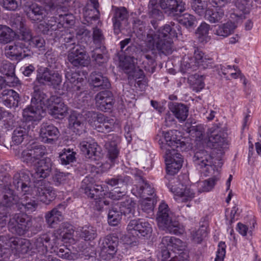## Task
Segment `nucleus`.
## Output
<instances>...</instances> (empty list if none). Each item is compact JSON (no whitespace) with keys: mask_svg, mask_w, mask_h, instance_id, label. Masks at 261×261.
<instances>
[{"mask_svg":"<svg viewBox=\"0 0 261 261\" xmlns=\"http://www.w3.org/2000/svg\"><path fill=\"white\" fill-rule=\"evenodd\" d=\"M27 15L32 21H42L46 16L45 9L37 4H32L26 7Z\"/></svg>","mask_w":261,"mask_h":261,"instance_id":"nucleus-19","label":"nucleus"},{"mask_svg":"<svg viewBox=\"0 0 261 261\" xmlns=\"http://www.w3.org/2000/svg\"><path fill=\"white\" fill-rule=\"evenodd\" d=\"M98 144L95 142H92L91 145L88 148L89 150V155L86 154L87 158L91 160L96 161L99 159L100 156V152L97 150Z\"/></svg>","mask_w":261,"mask_h":261,"instance_id":"nucleus-57","label":"nucleus"},{"mask_svg":"<svg viewBox=\"0 0 261 261\" xmlns=\"http://www.w3.org/2000/svg\"><path fill=\"white\" fill-rule=\"evenodd\" d=\"M35 249L41 255H43L47 251L48 247L51 248L50 238L46 234H42L35 240Z\"/></svg>","mask_w":261,"mask_h":261,"instance_id":"nucleus-28","label":"nucleus"},{"mask_svg":"<svg viewBox=\"0 0 261 261\" xmlns=\"http://www.w3.org/2000/svg\"><path fill=\"white\" fill-rule=\"evenodd\" d=\"M164 140L165 142H163V145L161 147L163 150L167 151L168 149H181V143L180 142V140L175 141L173 140L168 133H166L165 134Z\"/></svg>","mask_w":261,"mask_h":261,"instance_id":"nucleus-40","label":"nucleus"},{"mask_svg":"<svg viewBox=\"0 0 261 261\" xmlns=\"http://www.w3.org/2000/svg\"><path fill=\"white\" fill-rule=\"evenodd\" d=\"M126 194L125 190H121L119 187H116L108 193V197L113 200H119L125 196Z\"/></svg>","mask_w":261,"mask_h":261,"instance_id":"nucleus-62","label":"nucleus"},{"mask_svg":"<svg viewBox=\"0 0 261 261\" xmlns=\"http://www.w3.org/2000/svg\"><path fill=\"white\" fill-rule=\"evenodd\" d=\"M53 163L51 160L49 158H45L40 160L35 168V172L33 175L35 178L47 177L50 174Z\"/></svg>","mask_w":261,"mask_h":261,"instance_id":"nucleus-21","label":"nucleus"},{"mask_svg":"<svg viewBox=\"0 0 261 261\" xmlns=\"http://www.w3.org/2000/svg\"><path fill=\"white\" fill-rule=\"evenodd\" d=\"M210 25L205 22H202L197 29L196 35L199 42L201 43L206 42L210 39L208 32Z\"/></svg>","mask_w":261,"mask_h":261,"instance_id":"nucleus-41","label":"nucleus"},{"mask_svg":"<svg viewBox=\"0 0 261 261\" xmlns=\"http://www.w3.org/2000/svg\"><path fill=\"white\" fill-rule=\"evenodd\" d=\"M49 100L55 105L49 110V114L55 118H64L67 113V107L63 102H60V98L57 96H51Z\"/></svg>","mask_w":261,"mask_h":261,"instance_id":"nucleus-22","label":"nucleus"},{"mask_svg":"<svg viewBox=\"0 0 261 261\" xmlns=\"http://www.w3.org/2000/svg\"><path fill=\"white\" fill-rule=\"evenodd\" d=\"M61 206L59 204L57 207L54 208L46 214L45 216V220L50 227H56L58 223L63 219L62 212L59 210Z\"/></svg>","mask_w":261,"mask_h":261,"instance_id":"nucleus-27","label":"nucleus"},{"mask_svg":"<svg viewBox=\"0 0 261 261\" xmlns=\"http://www.w3.org/2000/svg\"><path fill=\"white\" fill-rule=\"evenodd\" d=\"M154 202V200L152 198H145L142 200L140 208L146 214V217L151 218L153 216Z\"/></svg>","mask_w":261,"mask_h":261,"instance_id":"nucleus-43","label":"nucleus"},{"mask_svg":"<svg viewBox=\"0 0 261 261\" xmlns=\"http://www.w3.org/2000/svg\"><path fill=\"white\" fill-rule=\"evenodd\" d=\"M197 65L193 58L185 56L181 63V68L184 72H189L196 70Z\"/></svg>","mask_w":261,"mask_h":261,"instance_id":"nucleus-49","label":"nucleus"},{"mask_svg":"<svg viewBox=\"0 0 261 261\" xmlns=\"http://www.w3.org/2000/svg\"><path fill=\"white\" fill-rule=\"evenodd\" d=\"M156 221L161 229L169 233H180L179 222L173 219L172 213L164 202H162L159 206Z\"/></svg>","mask_w":261,"mask_h":261,"instance_id":"nucleus-5","label":"nucleus"},{"mask_svg":"<svg viewBox=\"0 0 261 261\" xmlns=\"http://www.w3.org/2000/svg\"><path fill=\"white\" fill-rule=\"evenodd\" d=\"M14 115L8 111L0 113V126L3 128L9 129L13 125Z\"/></svg>","mask_w":261,"mask_h":261,"instance_id":"nucleus-44","label":"nucleus"},{"mask_svg":"<svg viewBox=\"0 0 261 261\" xmlns=\"http://www.w3.org/2000/svg\"><path fill=\"white\" fill-rule=\"evenodd\" d=\"M168 107L170 111L180 122L185 121L188 116L189 109L182 103L170 102Z\"/></svg>","mask_w":261,"mask_h":261,"instance_id":"nucleus-24","label":"nucleus"},{"mask_svg":"<svg viewBox=\"0 0 261 261\" xmlns=\"http://www.w3.org/2000/svg\"><path fill=\"white\" fill-rule=\"evenodd\" d=\"M236 28L234 23L231 21L227 22L219 25L216 30L215 34L221 37H226L233 33Z\"/></svg>","mask_w":261,"mask_h":261,"instance_id":"nucleus-38","label":"nucleus"},{"mask_svg":"<svg viewBox=\"0 0 261 261\" xmlns=\"http://www.w3.org/2000/svg\"><path fill=\"white\" fill-rule=\"evenodd\" d=\"M75 153L70 150L64 151L60 154L59 160L62 165H66L75 160Z\"/></svg>","mask_w":261,"mask_h":261,"instance_id":"nucleus-56","label":"nucleus"},{"mask_svg":"<svg viewBox=\"0 0 261 261\" xmlns=\"http://www.w3.org/2000/svg\"><path fill=\"white\" fill-rule=\"evenodd\" d=\"M30 178L23 172H17L13 177L12 185L18 191L24 195H30L33 198H37L40 201L49 204L56 197V191L45 180H38L34 187L29 186Z\"/></svg>","mask_w":261,"mask_h":261,"instance_id":"nucleus-2","label":"nucleus"},{"mask_svg":"<svg viewBox=\"0 0 261 261\" xmlns=\"http://www.w3.org/2000/svg\"><path fill=\"white\" fill-rule=\"evenodd\" d=\"M34 92L32 94V97L31 103L37 106H40L43 108L44 106V100L46 98V95L38 87V85H34Z\"/></svg>","mask_w":261,"mask_h":261,"instance_id":"nucleus-34","label":"nucleus"},{"mask_svg":"<svg viewBox=\"0 0 261 261\" xmlns=\"http://www.w3.org/2000/svg\"><path fill=\"white\" fill-rule=\"evenodd\" d=\"M45 110L31 103L23 110V118L25 121H39L45 115Z\"/></svg>","mask_w":261,"mask_h":261,"instance_id":"nucleus-16","label":"nucleus"},{"mask_svg":"<svg viewBox=\"0 0 261 261\" xmlns=\"http://www.w3.org/2000/svg\"><path fill=\"white\" fill-rule=\"evenodd\" d=\"M93 180L86 177L82 181L81 189L84 192L88 197L98 200L102 198L103 191L100 186L94 185Z\"/></svg>","mask_w":261,"mask_h":261,"instance_id":"nucleus-12","label":"nucleus"},{"mask_svg":"<svg viewBox=\"0 0 261 261\" xmlns=\"http://www.w3.org/2000/svg\"><path fill=\"white\" fill-rule=\"evenodd\" d=\"M177 37L178 33L173 30L169 24H165L156 32L150 30L147 35L145 43L147 48L153 56L145 54L143 57L148 61L154 59L157 51L164 54H171L172 41L170 39Z\"/></svg>","mask_w":261,"mask_h":261,"instance_id":"nucleus-3","label":"nucleus"},{"mask_svg":"<svg viewBox=\"0 0 261 261\" xmlns=\"http://www.w3.org/2000/svg\"><path fill=\"white\" fill-rule=\"evenodd\" d=\"M205 168V171L208 173H211L212 171H213L214 173L216 172L217 174L213 177L203 181L201 187L198 189V192L199 193L207 192L211 191L214 188L216 182L219 180L220 178L218 176V174L219 173V171L217 172L216 170L214 171L213 170L210 169V172H208V170H206V168ZM219 171H220V169H219Z\"/></svg>","mask_w":261,"mask_h":261,"instance_id":"nucleus-36","label":"nucleus"},{"mask_svg":"<svg viewBox=\"0 0 261 261\" xmlns=\"http://www.w3.org/2000/svg\"><path fill=\"white\" fill-rule=\"evenodd\" d=\"M171 190L172 192L175 193L176 196H179V200L181 202L191 200L194 197L195 193L192 190L189 188H186L183 190L172 187Z\"/></svg>","mask_w":261,"mask_h":261,"instance_id":"nucleus-37","label":"nucleus"},{"mask_svg":"<svg viewBox=\"0 0 261 261\" xmlns=\"http://www.w3.org/2000/svg\"><path fill=\"white\" fill-rule=\"evenodd\" d=\"M128 18V13L125 7H116L115 9L112 20L115 34L118 35L120 33L122 23L125 22Z\"/></svg>","mask_w":261,"mask_h":261,"instance_id":"nucleus-17","label":"nucleus"},{"mask_svg":"<svg viewBox=\"0 0 261 261\" xmlns=\"http://www.w3.org/2000/svg\"><path fill=\"white\" fill-rule=\"evenodd\" d=\"M115 121L113 119L108 118L101 124L97 125L96 128L98 132H110L114 129Z\"/></svg>","mask_w":261,"mask_h":261,"instance_id":"nucleus-55","label":"nucleus"},{"mask_svg":"<svg viewBox=\"0 0 261 261\" xmlns=\"http://www.w3.org/2000/svg\"><path fill=\"white\" fill-rule=\"evenodd\" d=\"M179 149H172L165 151V162L176 163L178 160H183L181 155L178 152Z\"/></svg>","mask_w":261,"mask_h":261,"instance_id":"nucleus-50","label":"nucleus"},{"mask_svg":"<svg viewBox=\"0 0 261 261\" xmlns=\"http://www.w3.org/2000/svg\"><path fill=\"white\" fill-rule=\"evenodd\" d=\"M122 215L118 205H111L109 207L108 223L112 226L117 225L120 222Z\"/></svg>","mask_w":261,"mask_h":261,"instance_id":"nucleus-32","label":"nucleus"},{"mask_svg":"<svg viewBox=\"0 0 261 261\" xmlns=\"http://www.w3.org/2000/svg\"><path fill=\"white\" fill-rule=\"evenodd\" d=\"M90 80L92 85L99 89H108L111 87L108 77L103 76L100 72H92L90 75Z\"/></svg>","mask_w":261,"mask_h":261,"instance_id":"nucleus-26","label":"nucleus"},{"mask_svg":"<svg viewBox=\"0 0 261 261\" xmlns=\"http://www.w3.org/2000/svg\"><path fill=\"white\" fill-rule=\"evenodd\" d=\"M191 1V4L192 10L200 16L205 14L206 10L208 8L206 2L202 0Z\"/></svg>","mask_w":261,"mask_h":261,"instance_id":"nucleus-48","label":"nucleus"},{"mask_svg":"<svg viewBox=\"0 0 261 261\" xmlns=\"http://www.w3.org/2000/svg\"><path fill=\"white\" fill-rule=\"evenodd\" d=\"M38 206V202L35 199L29 198L28 196L21 199L18 205V211H24L29 213L35 211Z\"/></svg>","mask_w":261,"mask_h":261,"instance_id":"nucleus-30","label":"nucleus"},{"mask_svg":"<svg viewBox=\"0 0 261 261\" xmlns=\"http://www.w3.org/2000/svg\"><path fill=\"white\" fill-rule=\"evenodd\" d=\"M69 128L76 135L86 132L85 120L83 115L76 111L71 113L68 118Z\"/></svg>","mask_w":261,"mask_h":261,"instance_id":"nucleus-15","label":"nucleus"},{"mask_svg":"<svg viewBox=\"0 0 261 261\" xmlns=\"http://www.w3.org/2000/svg\"><path fill=\"white\" fill-rule=\"evenodd\" d=\"M28 135L27 129L22 126L16 127L12 136V142L16 145L20 144Z\"/></svg>","mask_w":261,"mask_h":261,"instance_id":"nucleus-46","label":"nucleus"},{"mask_svg":"<svg viewBox=\"0 0 261 261\" xmlns=\"http://www.w3.org/2000/svg\"><path fill=\"white\" fill-rule=\"evenodd\" d=\"M5 54L11 60L20 61L26 57L31 56L29 46L22 41H17L5 47Z\"/></svg>","mask_w":261,"mask_h":261,"instance_id":"nucleus-8","label":"nucleus"},{"mask_svg":"<svg viewBox=\"0 0 261 261\" xmlns=\"http://www.w3.org/2000/svg\"><path fill=\"white\" fill-rule=\"evenodd\" d=\"M85 241L94 240L97 236L96 230L92 226L83 228L81 234Z\"/></svg>","mask_w":261,"mask_h":261,"instance_id":"nucleus-54","label":"nucleus"},{"mask_svg":"<svg viewBox=\"0 0 261 261\" xmlns=\"http://www.w3.org/2000/svg\"><path fill=\"white\" fill-rule=\"evenodd\" d=\"M1 72L5 75H12L15 71V66L9 62H4L2 63L1 69Z\"/></svg>","mask_w":261,"mask_h":261,"instance_id":"nucleus-64","label":"nucleus"},{"mask_svg":"<svg viewBox=\"0 0 261 261\" xmlns=\"http://www.w3.org/2000/svg\"><path fill=\"white\" fill-rule=\"evenodd\" d=\"M67 59L69 62L75 67H85L89 64L86 47L82 44H78L69 48Z\"/></svg>","mask_w":261,"mask_h":261,"instance_id":"nucleus-7","label":"nucleus"},{"mask_svg":"<svg viewBox=\"0 0 261 261\" xmlns=\"http://www.w3.org/2000/svg\"><path fill=\"white\" fill-rule=\"evenodd\" d=\"M10 244L17 252L22 254L27 253L30 248L31 243L29 240L22 238H11Z\"/></svg>","mask_w":261,"mask_h":261,"instance_id":"nucleus-29","label":"nucleus"},{"mask_svg":"<svg viewBox=\"0 0 261 261\" xmlns=\"http://www.w3.org/2000/svg\"><path fill=\"white\" fill-rule=\"evenodd\" d=\"M69 225L68 223H63L62 225L61 228H60L58 232L59 235L64 240H69L72 238V233L73 231L72 229H68V226Z\"/></svg>","mask_w":261,"mask_h":261,"instance_id":"nucleus-61","label":"nucleus"},{"mask_svg":"<svg viewBox=\"0 0 261 261\" xmlns=\"http://www.w3.org/2000/svg\"><path fill=\"white\" fill-rule=\"evenodd\" d=\"M207 144L213 149L212 153L205 149L195 150L193 161L200 168H206L208 172L210 169L218 172L223 165L222 156L227 146V140L218 134H212L208 137Z\"/></svg>","mask_w":261,"mask_h":261,"instance_id":"nucleus-1","label":"nucleus"},{"mask_svg":"<svg viewBox=\"0 0 261 261\" xmlns=\"http://www.w3.org/2000/svg\"><path fill=\"white\" fill-rule=\"evenodd\" d=\"M35 225L28 216L20 214L12 215L8 224L9 229L12 233L19 236L23 235L29 229L34 233H37L42 229L40 225Z\"/></svg>","mask_w":261,"mask_h":261,"instance_id":"nucleus-4","label":"nucleus"},{"mask_svg":"<svg viewBox=\"0 0 261 261\" xmlns=\"http://www.w3.org/2000/svg\"><path fill=\"white\" fill-rule=\"evenodd\" d=\"M14 33L9 27L0 25V44H6L14 38Z\"/></svg>","mask_w":261,"mask_h":261,"instance_id":"nucleus-39","label":"nucleus"},{"mask_svg":"<svg viewBox=\"0 0 261 261\" xmlns=\"http://www.w3.org/2000/svg\"><path fill=\"white\" fill-rule=\"evenodd\" d=\"M136 203L130 198L121 202L118 208L120 212L125 216H128L129 218L135 217L134 214Z\"/></svg>","mask_w":261,"mask_h":261,"instance_id":"nucleus-33","label":"nucleus"},{"mask_svg":"<svg viewBox=\"0 0 261 261\" xmlns=\"http://www.w3.org/2000/svg\"><path fill=\"white\" fill-rule=\"evenodd\" d=\"M92 37L94 43L100 46L105 41V38L102 31L97 27L93 28Z\"/></svg>","mask_w":261,"mask_h":261,"instance_id":"nucleus-59","label":"nucleus"},{"mask_svg":"<svg viewBox=\"0 0 261 261\" xmlns=\"http://www.w3.org/2000/svg\"><path fill=\"white\" fill-rule=\"evenodd\" d=\"M8 96L10 99L2 102L3 105L8 108H15L17 107L20 99L19 94L16 91H14L13 95H12L11 97L10 95Z\"/></svg>","mask_w":261,"mask_h":261,"instance_id":"nucleus-60","label":"nucleus"},{"mask_svg":"<svg viewBox=\"0 0 261 261\" xmlns=\"http://www.w3.org/2000/svg\"><path fill=\"white\" fill-rule=\"evenodd\" d=\"M127 229L130 232H138L141 236L144 237H149L152 232L151 225L141 219L130 220L127 225Z\"/></svg>","mask_w":261,"mask_h":261,"instance_id":"nucleus-13","label":"nucleus"},{"mask_svg":"<svg viewBox=\"0 0 261 261\" xmlns=\"http://www.w3.org/2000/svg\"><path fill=\"white\" fill-rule=\"evenodd\" d=\"M191 234L192 240L195 243H200L207 235L206 226L202 225L197 230L193 231Z\"/></svg>","mask_w":261,"mask_h":261,"instance_id":"nucleus-52","label":"nucleus"},{"mask_svg":"<svg viewBox=\"0 0 261 261\" xmlns=\"http://www.w3.org/2000/svg\"><path fill=\"white\" fill-rule=\"evenodd\" d=\"M117 137L113 134L103 135L102 139L105 142V147L108 152L110 160L113 162L118 156L119 150L117 147L116 139Z\"/></svg>","mask_w":261,"mask_h":261,"instance_id":"nucleus-20","label":"nucleus"},{"mask_svg":"<svg viewBox=\"0 0 261 261\" xmlns=\"http://www.w3.org/2000/svg\"><path fill=\"white\" fill-rule=\"evenodd\" d=\"M118 242L117 237L112 235L107 236L100 245L101 252L109 255V258H112L117 252Z\"/></svg>","mask_w":261,"mask_h":261,"instance_id":"nucleus-18","label":"nucleus"},{"mask_svg":"<svg viewBox=\"0 0 261 261\" xmlns=\"http://www.w3.org/2000/svg\"><path fill=\"white\" fill-rule=\"evenodd\" d=\"M11 186V178L9 174L4 175L2 179H0V188L3 195L1 200V204L4 207L18 210V205L19 204V197L14 194Z\"/></svg>","mask_w":261,"mask_h":261,"instance_id":"nucleus-6","label":"nucleus"},{"mask_svg":"<svg viewBox=\"0 0 261 261\" xmlns=\"http://www.w3.org/2000/svg\"><path fill=\"white\" fill-rule=\"evenodd\" d=\"M135 60L124 56V59L120 61V66L126 72H129L134 68Z\"/></svg>","mask_w":261,"mask_h":261,"instance_id":"nucleus-63","label":"nucleus"},{"mask_svg":"<svg viewBox=\"0 0 261 261\" xmlns=\"http://www.w3.org/2000/svg\"><path fill=\"white\" fill-rule=\"evenodd\" d=\"M183 160H178L176 163L166 162L167 174L173 175L177 173L182 165Z\"/></svg>","mask_w":261,"mask_h":261,"instance_id":"nucleus-53","label":"nucleus"},{"mask_svg":"<svg viewBox=\"0 0 261 261\" xmlns=\"http://www.w3.org/2000/svg\"><path fill=\"white\" fill-rule=\"evenodd\" d=\"M50 69L47 67L40 68L37 70V74L34 85H37L39 86H49L50 80Z\"/></svg>","mask_w":261,"mask_h":261,"instance_id":"nucleus-31","label":"nucleus"},{"mask_svg":"<svg viewBox=\"0 0 261 261\" xmlns=\"http://www.w3.org/2000/svg\"><path fill=\"white\" fill-rule=\"evenodd\" d=\"M91 58L95 65L100 67V70H104L108 61L106 48L103 46L95 48L92 52Z\"/></svg>","mask_w":261,"mask_h":261,"instance_id":"nucleus-23","label":"nucleus"},{"mask_svg":"<svg viewBox=\"0 0 261 261\" xmlns=\"http://www.w3.org/2000/svg\"><path fill=\"white\" fill-rule=\"evenodd\" d=\"M45 41L43 37L39 36L33 37L28 44L30 48L29 54L31 55L32 54V52L31 51V48H37L42 54L44 53L45 51Z\"/></svg>","mask_w":261,"mask_h":261,"instance_id":"nucleus-42","label":"nucleus"},{"mask_svg":"<svg viewBox=\"0 0 261 261\" xmlns=\"http://www.w3.org/2000/svg\"><path fill=\"white\" fill-rule=\"evenodd\" d=\"M159 5L169 16H179L186 9V4L182 0H160Z\"/></svg>","mask_w":261,"mask_h":261,"instance_id":"nucleus-9","label":"nucleus"},{"mask_svg":"<svg viewBox=\"0 0 261 261\" xmlns=\"http://www.w3.org/2000/svg\"><path fill=\"white\" fill-rule=\"evenodd\" d=\"M96 106L100 110H110L114 103L113 94L111 91L105 90L98 93L95 96Z\"/></svg>","mask_w":261,"mask_h":261,"instance_id":"nucleus-14","label":"nucleus"},{"mask_svg":"<svg viewBox=\"0 0 261 261\" xmlns=\"http://www.w3.org/2000/svg\"><path fill=\"white\" fill-rule=\"evenodd\" d=\"M49 78V86H52L54 89H56L61 85L62 82V76L58 71L50 69Z\"/></svg>","mask_w":261,"mask_h":261,"instance_id":"nucleus-51","label":"nucleus"},{"mask_svg":"<svg viewBox=\"0 0 261 261\" xmlns=\"http://www.w3.org/2000/svg\"><path fill=\"white\" fill-rule=\"evenodd\" d=\"M139 51L140 49L137 46L130 45L128 46L122 52L123 53L124 56L137 60Z\"/></svg>","mask_w":261,"mask_h":261,"instance_id":"nucleus-58","label":"nucleus"},{"mask_svg":"<svg viewBox=\"0 0 261 261\" xmlns=\"http://www.w3.org/2000/svg\"><path fill=\"white\" fill-rule=\"evenodd\" d=\"M224 10L219 6H211L206 10L204 17L211 23H217L221 21L224 17Z\"/></svg>","mask_w":261,"mask_h":261,"instance_id":"nucleus-25","label":"nucleus"},{"mask_svg":"<svg viewBox=\"0 0 261 261\" xmlns=\"http://www.w3.org/2000/svg\"><path fill=\"white\" fill-rule=\"evenodd\" d=\"M106 183L111 186L119 185L121 186L126 187L131 183L130 178L126 175H119L113 178L108 179Z\"/></svg>","mask_w":261,"mask_h":261,"instance_id":"nucleus-45","label":"nucleus"},{"mask_svg":"<svg viewBox=\"0 0 261 261\" xmlns=\"http://www.w3.org/2000/svg\"><path fill=\"white\" fill-rule=\"evenodd\" d=\"M204 79V77L203 75L195 74L189 77L188 81L193 90L198 92L203 89L205 86Z\"/></svg>","mask_w":261,"mask_h":261,"instance_id":"nucleus-35","label":"nucleus"},{"mask_svg":"<svg viewBox=\"0 0 261 261\" xmlns=\"http://www.w3.org/2000/svg\"><path fill=\"white\" fill-rule=\"evenodd\" d=\"M60 132L58 128L49 123H43L40 126V136L42 142L53 144L59 138Z\"/></svg>","mask_w":261,"mask_h":261,"instance_id":"nucleus-10","label":"nucleus"},{"mask_svg":"<svg viewBox=\"0 0 261 261\" xmlns=\"http://www.w3.org/2000/svg\"><path fill=\"white\" fill-rule=\"evenodd\" d=\"M178 22L186 28L190 29L196 25V17L189 13H185L178 19Z\"/></svg>","mask_w":261,"mask_h":261,"instance_id":"nucleus-47","label":"nucleus"},{"mask_svg":"<svg viewBox=\"0 0 261 261\" xmlns=\"http://www.w3.org/2000/svg\"><path fill=\"white\" fill-rule=\"evenodd\" d=\"M136 180L138 184L132 189V192L136 196H139L145 199L149 198L148 196L154 197V191L147 181L141 176H137Z\"/></svg>","mask_w":261,"mask_h":261,"instance_id":"nucleus-11","label":"nucleus"}]
</instances>
